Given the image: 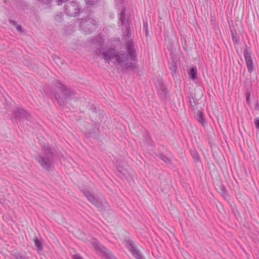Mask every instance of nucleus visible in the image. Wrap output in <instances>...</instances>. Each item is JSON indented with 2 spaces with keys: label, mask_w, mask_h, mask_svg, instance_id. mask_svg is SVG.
Returning <instances> with one entry per match:
<instances>
[{
  "label": "nucleus",
  "mask_w": 259,
  "mask_h": 259,
  "mask_svg": "<svg viewBox=\"0 0 259 259\" xmlns=\"http://www.w3.org/2000/svg\"><path fill=\"white\" fill-rule=\"evenodd\" d=\"M53 84L57 91H51L50 93L44 91L46 94L53 96L60 106H64L68 104L73 105L81 100L73 89L68 88L59 80H54Z\"/></svg>",
  "instance_id": "f257e3e1"
},
{
  "label": "nucleus",
  "mask_w": 259,
  "mask_h": 259,
  "mask_svg": "<svg viewBox=\"0 0 259 259\" xmlns=\"http://www.w3.org/2000/svg\"><path fill=\"white\" fill-rule=\"evenodd\" d=\"M101 53L105 61L113 64L118 69L133 70L137 67L136 63L128 61V55L126 53L117 52L113 48L104 49Z\"/></svg>",
  "instance_id": "f03ea898"
},
{
  "label": "nucleus",
  "mask_w": 259,
  "mask_h": 259,
  "mask_svg": "<svg viewBox=\"0 0 259 259\" xmlns=\"http://www.w3.org/2000/svg\"><path fill=\"white\" fill-rule=\"evenodd\" d=\"M125 9L124 8H122L121 12L119 16V23H121L122 25L125 27V32H124V39L126 41L125 46L130 56V59L134 61L136 59L137 55L136 50L134 47V44L132 40L130 39L131 32H130V28L128 27V21L126 19L125 16Z\"/></svg>",
  "instance_id": "7ed1b4c3"
},
{
  "label": "nucleus",
  "mask_w": 259,
  "mask_h": 259,
  "mask_svg": "<svg viewBox=\"0 0 259 259\" xmlns=\"http://www.w3.org/2000/svg\"><path fill=\"white\" fill-rule=\"evenodd\" d=\"M54 153L47 145L43 148V153L35 157V159L40 166L47 171H52L54 169L53 163Z\"/></svg>",
  "instance_id": "20e7f679"
},
{
  "label": "nucleus",
  "mask_w": 259,
  "mask_h": 259,
  "mask_svg": "<svg viewBox=\"0 0 259 259\" xmlns=\"http://www.w3.org/2000/svg\"><path fill=\"white\" fill-rule=\"evenodd\" d=\"M79 27L84 33H90L95 29L96 21L89 17L79 20Z\"/></svg>",
  "instance_id": "39448f33"
},
{
  "label": "nucleus",
  "mask_w": 259,
  "mask_h": 259,
  "mask_svg": "<svg viewBox=\"0 0 259 259\" xmlns=\"http://www.w3.org/2000/svg\"><path fill=\"white\" fill-rule=\"evenodd\" d=\"M91 242L95 249L98 252L101 253L106 259H116L109 250L100 244L96 239H92Z\"/></svg>",
  "instance_id": "423d86ee"
},
{
  "label": "nucleus",
  "mask_w": 259,
  "mask_h": 259,
  "mask_svg": "<svg viewBox=\"0 0 259 259\" xmlns=\"http://www.w3.org/2000/svg\"><path fill=\"white\" fill-rule=\"evenodd\" d=\"M80 11L79 5L76 2H68L65 5V13L69 16H75L79 13Z\"/></svg>",
  "instance_id": "0eeeda50"
},
{
  "label": "nucleus",
  "mask_w": 259,
  "mask_h": 259,
  "mask_svg": "<svg viewBox=\"0 0 259 259\" xmlns=\"http://www.w3.org/2000/svg\"><path fill=\"white\" fill-rule=\"evenodd\" d=\"M83 193L89 201L95 205L98 209L102 211L104 206V204L100 200L96 198L90 192L83 191ZM106 203H105V204Z\"/></svg>",
  "instance_id": "6e6552de"
},
{
  "label": "nucleus",
  "mask_w": 259,
  "mask_h": 259,
  "mask_svg": "<svg viewBox=\"0 0 259 259\" xmlns=\"http://www.w3.org/2000/svg\"><path fill=\"white\" fill-rule=\"evenodd\" d=\"M128 249L137 259H145L141 252L134 245V243L132 241H128L126 243Z\"/></svg>",
  "instance_id": "1a4fd4ad"
},
{
  "label": "nucleus",
  "mask_w": 259,
  "mask_h": 259,
  "mask_svg": "<svg viewBox=\"0 0 259 259\" xmlns=\"http://www.w3.org/2000/svg\"><path fill=\"white\" fill-rule=\"evenodd\" d=\"M243 54L248 70L249 72H252L253 71V66L251 54L247 48L244 50Z\"/></svg>",
  "instance_id": "9d476101"
},
{
  "label": "nucleus",
  "mask_w": 259,
  "mask_h": 259,
  "mask_svg": "<svg viewBox=\"0 0 259 259\" xmlns=\"http://www.w3.org/2000/svg\"><path fill=\"white\" fill-rule=\"evenodd\" d=\"M14 115L16 117L20 118L28 119L29 117V115L27 112L21 108H16L14 111Z\"/></svg>",
  "instance_id": "9b49d317"
},
{
  "label": "nucleus",
  "mask_w": 259,
  "mask_h": 259,
  "mask_svg": "<svg viewBox=\"0 0 259 259\" xmlns=\"http://www.w3.org/2000/svg\"><path fill=\"white\" fill-rule=\"evenodd\" d=\"M197 69L195 66L192 67L189 72V75L190 77L193 80H194L197 77Z\"/></svg>",
  "instance_id": "f8f14e48"
},
{
  "label": "nucleus",
  "mask_w": 259,
  "mask_h": 259,
  "mask_svg": "<svg viewBox=\"0 0 259 259\" xmlns=\"http://www.w3.org/2000/svg\"><path fill=\"white\" fill-rule=\"evenodd\" d=\"M197 120L204 126L205 124V120L203 117V113L202 111H198L197 113Z\"/></svg>",
  "instance_id": "ddd939ff"
},
{
  "label": "nucleus",
  "mask_w": 259,
  "mask_h": 259,
  "mask_svg": "<svg viewBox=\"0 0 259 259\" xmlns=\"http://www.w3.org/2000/svg\"><path fill=\"white\" fill-rule=\"evenodd\" d=\"M155 84L156 85L158 90H161L162 91H163L164 89V88L163 87V85L162 84V81L161 78H158L157 79V83L156 82H154Z\"/></svg>",
  "instance_id": "4468645a"
},
{
  "label": "nucleus",
  "mask_w": 259,
  "mask_h": 259,
  "mask_svg": "<svg viewBox=\"0 0 259 259\" xmlns=\"http://www.w3.org/2000/svg\"><path fill=\"white\" fill-rule=\"evenodd\" d=\"M34 241L35 243V246L37 247V250L39 251H40L42 250V247L41 245V243L40 241L37 239L36 238L34 239Z\"/></svg>",
  "instance_id": "2eb2a0df"
},
{
  "label": "nucleus",
  "mask_w": 259,
  "mask_h": 259,
  "mask_svg": "<svg viewBox=\"0 0 259 259\" xmlns=\"http://www.w3.org/2000/svg\"><path fill=\"white\" fill-rule=\"evenodd\" d=\"M169 69L171 71V73L173 75L175 74L177 71V66L176 63L174 62H171L169 65Z\"/></svg>",
  "instance_id": "dca6fc26"
},
{
  "label": "nucleus",
  "mask_w": 259,
  "mask_h": 259,
  "mask_svg": "<svg viewBox=\"0 0 259 259\" xmlns=\"http://www.w3.org/2000/svg\"><path fill=\"white\" fill-rule=\"evenodd\" d=\"M160 158L165 163L168 164L170 162V159L169 158L163 154H160Z\"/></svg>",
  "instance_id": "f3484780"
},
{
  "label": "nucleus",
  "mask_w": 259,
  "mask_h": 259,
  "mask_svg": "<svg viewBox=\"0 0 259 259\" xmlns=\"http://www.w3.org/2000/svg\"><path fill=\"white\" fill-rule=\"evenodd\" d=\"M88 6H91L98 3L99 0H85Z\"/></svg>",
  "instance_id": "a211bd4d"
},
{
  "label": "nucleus",
  "mask_w": 259,
  "mask_h": 259,
  "mask_svg": "<svg viewBox=\"0 0 259 259\" xmlns=\"http://www.w3.org/2000/svg\"><path fill=\"white\" fill-rule=\"evenodd\" d=\"M190 105L192 108H194L196 105V102L193 98H189Z\"/></svg>",
  "instance_id": "6ab92c4d"
},
{
  "label": "nucleus",
  "mask_w": 259,
  "mask_h": 259,
  "mask_svg": "<svg viewBox=\"0 0 259 259\" xmlns=\"http://www.w3.org/2000/svg\"><path fill=\"white\" fill-rule=\"evenodd\" d=\"M13 256L15 257V259H26L24 256L19 254H15Z\"/></svg>",
  "instance_id": "aec40b11"
},
{
  "label": "nucleus",
  "mask_w": 259,
  "mask_h": 259,
  "mask_svg": "<svg viewBox=\"0 0 259 259\" xmlns=\"http://www.w3.org/2000/svg\"><path fill=\"white\" fill-rule=\"evenodd\" d=\"M73 259H83L79 254H75L72 256Z\"/></svg>",
  "instance_id": "412c9836"
},
{
  "label": "nucleus",
  "mask_w": 259,
  "mask_h": 259,
  "mask_svg": "<svg viewBox=\"0 0 259 259\" xmlns=\"http://www.w3.org/2000/svg\"><path fill=\"white\" fill-rule=\"evenodd\" d=\"M255 127L256 128L259 130V118H256L255 119Z\"/></svg>",
  "instance_id": "4be33fe9"
},
{
  "label": "nucleus",
  "mask_w": 259,
  "mask_h": 259,
  "mask_svg": "<svg viewBox=\"0 0 259 259\" xmlns=\"http://www.w3.org/2000/svg\"><path fill=\"white\" fill-rule=\"evenodd\" d=\"M193 157L197 161H198L199 160V155L197 153H195L194 155H193Z\"/></svg>",
  "instance_id": "5701e85b"
},
{
  "label": "nucleus",
  "mask_w": 259,
  "mask_h": 259,
  "mask_svg": "<svg viewBox=\"0 0 259 259\" xmlns=\"http://www.w3.org/2000/svg\"><path fill=\"white\" fill-rule=\"evenodd\" d=\"M16 29H17V30L18 31H22V27H21L20 25H18V24H17V25L16 26Z\"/></svg>",
  "instance_id": "b1692460"
},
{
  "label": "nucleus",
  "mask_w": 259,
  "mask_h": 259,
  "mask_svg": "<svg viewBox=\"0 0 259 259\" xmlns=\"http://www.w3.org/2000/svg\"><path fill=\"white\" fill-rule=\"evenodd\" d=\"M9 22L15 26H16L17 25V23L13 20H10Z\"/></svg>",
  "instance_id": "393cba45"
},
{
  "label": "nucleus",
  "mask_w": 259,
  "mask_h": 259,
  "mask_svg": "<svg viewBox=\"0 0 259 259\" xmlns=\"http://www.w3.org/2000/svg\"><path fill=\"white\" fill-rule=\"evenodd\" d=\"M144 28L146 30V34L147 35V22H145L144 23Z\"/></svg>",
  "instance_id": "a878e982"
},
{
  "label": "nucleus",
  "mask_w": 259,
  "mask_h": 259,
  "mask_svg": "<svg viewBox=\"0 0 259 259\" xmlns=\"http://www.w3.org/2000/svg\"><path fill=\"white\" fill-rule=\"evenodd\" d=\"M246 102L248 103H249V94H246Z\"/></svg>",
  "instance_id": "bb28decb"
},
{
  "label": "nucleus",
  "mask_w": 259,
  "mask_h": 259,
  "mask_svg": "<svg viewBox=\"0 0 259 259\" xmlns=\"http://www.w3.org/2000/svg\"><path fill=\"white\" fill-rule=\"evenodd\" d=\"M232 37H233V40L235 42H237V39L236 38L235 36V35L233 33H232Z\"/></svg>",
  "instance_id": "cd10ccee"
},
{
  "label": "nucleus",
  "mask_w": 259,
  "mask_h": 259,
  "mask_svg": "<svg viewBox=\"0 0 259 259\" xmlns=\"http://www.w3.org/2000/svg\"><path fill=\"white\" fill-rule=\"evenodd\" d=\"M60 19H61V17H59V15H57V16H56V20H58H58H60Z\"/></svg>",
  "instance_id": "c85d7f7f"
},
{
  "label": "nucleus",
  "mask_w": 259,
  "mask_h": 259,
  "mask_svg": "<svg viewBox=\"0 0 259 259\" xmlns=\"http://www.w3.org/2000/svg\"><path fill=\"white\" fill-rule=\"evenodd\" d=\"M119 1V3L121 4H122L123 3V0H118Z\"/></svg>",
  "instance_id": "c756f323"
},
{
  "label": "nucleus",
  "mask_w": 259,
  "mask_h": 259,
  "mask_svg": "<svg viewBox=\"0 0 259 259\" xmlns=\"http://www.w3.org/2000/svg\"><path fill=\"white\" fill-rule=\"evenodd\" d=\"M117 168L119 172H122V170H120V169H119V168L118 166L117 167Z\"/></svg>",
  "instance_id": "7c9ffc66"
},
{
  "label": "nucleus",
  "mask_w": 259,
  "mask_h": 259,
  "mask_svg": "<svg viewBox=\"0 0 259 259\" xmlns=\"http://www.w3.org/2000/svg\"><path fill=\"white\" fill-rule=\"evenodd\" d=\"M100 42H102V39H101Z\"/></svg>",
  "instance_id": "2f4dec72"
},
{
  "label": "nucleus",
  "mask_w": 259,
  "mask_h": 259,
  "mask_svg": "<svg viewBox=\"0 0 259 259\" xmlns=\"http://www.w3.org/2000/svg\"><path fill=\"white\" fill-rule=\"evenodd\" d=\"M148 143H150V141H149V140H148Z\"/></svg>",
  "instance_id": "473e14b6"
}]
</instances>
